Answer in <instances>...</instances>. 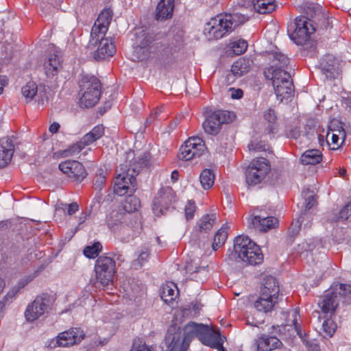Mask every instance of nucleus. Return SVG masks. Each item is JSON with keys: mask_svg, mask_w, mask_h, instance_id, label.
I'll return each instance as SVG.
<instances>
[{"mask_svg": "<svg viewBox=\"0 0 351 351\" xmlns=\"http://www.w3.org/2000/svg\"><path fill=\"white\" fill-rule=\"evenodd\" d=\"M165 106H161L160 107L155 108V118L162 114V117L160 119H165L168 117V113L165 110Z\"/></svg>", "mask_w": 351, "mask_h": 351, "instance_id": "obj_62", "label": "nucleus"}, {"mask_svg": "<svg viewBox=\"0 0 351 351\" xmlns=\"http://www.w3.org/2000/svg\"><path fill=\"white\" fill-rule=\"evenodd\" d=\"M293 325L295 328V330L296 331L298 335L300 337L301 340L304 343H308V334L306 333L304 330H302L301 326L297 322L296 320L293 322Z\"/></svg>", "mask_w": 351, "mask_h": 351, "instance_id": "obj_55", "label": "nucleus"}, {"mask_svg": "<svg viewBox=\"0 0 351 351\" xmlns=\"http://www.w3.org/2000/svg\"><path fill=\"white\" fill-rule=\"evenodd\" d=\"M350 217H351L350 214L349 213V211L346 210V207L343 206L340 211L339 212L338 215L336 216L335 219L332 220L335 221H344L348 219Z\"/></svg>", "mask_w": 351, "mask_h": 351, "instance_id": "obj_60", "label": "nucleus"}, {"mask_svg": "<svg viewBox=\"0 0 351 351\" xmlns=\"http://www.w3.org/2000/svg\"><path fill=\"white\" fill-rule=\"evenodd\" d=\"M253 64V60L250 58H240L232 65L231 71L234 75L241 77L250 71Z\"/></svg>", "mask_w": 351, "mask_h": 351, "instance_id": "obj_29", "label": "nucleus"}, {"mask_svg": "<svg viewBox=\"0 0 351 351\" xmlns=\"http://www.w3.org/2000/svg\"><path fill=\"white\" fill-rule=\"evenodd\" d=\"M322 327L323 330L326 334V335L331 337L337 329V324L330 317L324 320L322 324Z\"/></svg>", "mask_w": 351, "mask_h": 351, "instance_id": "obj_51", "label": "nucleus"}, {"mask_svg": "<svg viewBox=\"0 0 351 351\" xmlns=\"http://www.w3.org/2000/svg\"><path fill=\"white\" fill-rule=\"evenodd\" d=\"M196 208V204L193 200L191 199L187 202L184 208V213L186 220H191L194 217Z\"/></svg>", "mask_w": 351, "mask_h": 351, "instance_id": "obj_52", "label": "nucleus"}, {"mask_svg": "<svg viewBox=\"0 0 351 351\" xmlns=\"http://www.w3.org/2000/svg\"><path fill=\"white\" fill-rule=\"evenodd\" d=\"M38 90L37 85L34 82H29L21 88L22 95L27 102L30 101L36 95Z\"/></svg>", "mask_w": 351, "mask_h": 351, "instance_id": "obj_45", "label": "nucleus"}, {"mask_svg": "<svg viewBox=\"0 0 351 351\" xmlns=\"http://www.w3.org/2000/svg\"><path fill=\"white\" fill-rule=\"evenodd\" d=\"M322 154L317 149L305 151L300 157V162L304 165H315L322 160Z\"/></svg>", "mask_w": 351, "mask_h": 351, "instance_id": "obj_31", "label": "nucleus"}, {"mask_svg": "<svg viewBox=\"0 0 351 351\" xmlns=\"http://www.w3.org/2000/svg\"><path fill=\"white\" fill-rule=\"evenodd\" d=\"M338 61L332 55H326L322 58L319 62L322 73L328 80H335L340 73Z\"/></svg>", "mask_w": 351, "mask_h": 351, "instance_id": "obj_21", "label": "nucleus"}, {"mask_svg": "<svg viewBox=\"0 0 351 351\" xmlns=\"http://www.w3.org/2000/svg\"><path fill=\"white\" fill-rule=\"evenodd\" d=\"M175 0H160L155 12V21H165L173 17Z\"/></svg>", "mask_w": 351, "mask_h": 351, "instance_id": "obj_24", "label": "nucleus"}, {"mask_svg": "<svg viewBox=\"0 0 351 351\" xmlns=\"http://www.w3.org/2000/svg\"><path fill=\"white\" fill-rule=\"evenodd\" d=\"M310 351H319V344L313 341L310 340L308 339V343H304Z\"/></svg>", "mask_w": 351, "mask_h": 351, "instance_id": "obj_64", "label": "nucleus"}, {"mask_svg": "<svg viewBox=\"0 0 351 351\" xmlns=\"http://www.w3.org/2000/svg\"><path fill=\"white\" fill-rule=\"evenodd\" d=\"M319 12H322L320 8L315 7L313 3H307L303 6V14L300 16H303L307 21L316 25V19Z\"/></svg>", "mask_w": 351, "mask_h": 351, "instance_id": "obj_34", "label": "nucleus"}, {"mask_svg": "<svg viewBox=\"0 0 351 351\" xmlns=\"http://www.w3.org/2000/svg\"><path fill=\"white\" fill-rule=\"evenodd\" d=\"M203 324H197L193 322L186 324L184 330V337L181 331L176 328H169L165 337V343L167 346V351H186L189 343L194 337L199 338L204 327Z\"/></svg>", "mask_w": 351, "mask_h": 351, "instance_id": "obj_5", "label": "nucleus"}, {"mask_svg": "<svg viewBox=\"0 0 351 351\" xmlns=\"http://www.w3.org/2000/svg\"><path fill=\"white\" fill-rule=\"evenodd\" d=\"M248 20V16L239 12L219 14L206 24L204 32L208 40H217L230 34L234 28Z\"/></svg>", "mask_w": 351, "mask_h": 351, "instance_id": "obj_2", "label": "nucleus"}, {"mask_svg": "<svg viewBox=\"0 0 351 351\" xmlns=\"http://www.w3.org/2000/svg\"><path fill=\"white\" fill-rule=\"evenodd\" d=\"M84 148L80 141L71 145L67 149L62 151V155L64 157L75 156L80 154Z\"/></svg>", "mask_w": 351, "mask_h": 351, "instance_id": "obj_50", "label": "nucleus"}, {"mask_svg": "<svg viewBox=\"0 0 351 351\" xmlns=\"http://www.w3.org/2000/svg\"><path fill=\"white\" fill-rule=\"evenodd\" d=\"M273 332L271 335L262 334L258 339L257 351H271L277 349L282 346L281 341L276 336V334L281 332L282 328L284 327L280 326H272Z\"/></svg>", "mask_w": 351, "mask_h": 351, "instance_id": "obj_18", "label": "nucleus"}, {"mask_svg": "<svg viewBox=\"0 0 351 351\" xmlns=\"http://www.w3.org/2000/svg\"><path fill=\"white\" fill-rule=\"evenodd\" d=\"M14 152L13 141L6 136L0 139V168H3L9 164Z\"/></svg>", "mask_w": 351, "mask_h": 351, "instance_id": "obj_23", "label": "nucleus"}, {"mask_svg": "<svg viewBox=\"0 0 351 351\" xmlns=\"http://www.w3.org/2000/svg\"><path fill=\"white\" fill-rule=\"evenodd\" d=\"M278 220L274 217L254 215L249 220V227L261 232H266L278 224Z\"/></svg>", "mask_w": 351, "mask_h": 351, "instance_id": "obj_22", "label": "nucleus"}, {"mask_svg": "<svg viewBox=\"0 0 351 351\" xmlns=\"http://www.w3.org/2000/svg\"><path fill=\"white\" fill-rule=\"evenodd\" d=\"M277 302L278 301L271 299V296L259 295L258 298L254 303V306L257 311L267 313L271 311Z\"/></svg>", "mask_w": 351, "mask_h": 351, "instance_id": "obj_32", "label": "nucleus"}, {"mask_svg": "<svg viewBox=\"0 0 351 351\" xmlns=\"http://www.w3.org/2000/svg\"><path fill=\"white\" fill-rule=\"evenodd\" d=\"M247 41L243 39H239L230 43L231 51L237 56L243 53L247 50Z\"/></svg>", "mask_w": 351, "mask_h": 351, "instance_id": "obj_48", "label": "nucleus"}, {"mask_svg": "<svg viewBox=\"0 0 351 351\" xmlns=\"http://www.w3.org/2000/svg\"><path fill=\"white\" fill-rule=\"evenodd\" d=\"M234 118V112L221 110L214 111L206 117L202 126L206 133L215 136L220 132L223 123H229Z\"/></svg>", "mask_w": 351, "mask_h": 351, "instance_id": "obj_12", "label": "nucleus"}, {"mask_svg": "<svg viewBox=\"0 0 351 351\" xmlns=\"http://www.w3.org/2000/svg\"><path fill=\"white\" fill-rule=\"evenodd\" d=\"M279 291V285L276 278L269 276L264 278L263 283L261 287L260 295L271 296V299L278 301Z\"/></svg>", "mask_w": 351, "mask_h": 351, "instance_id": "obj_25", "label": "nucleus"}, {"mask_svg": "<svg viewBox=\"0 0 351 351\" xmlns=\"http://www.w3.org/2000/svg\"><path fill=\"white\" fill-rule=\"evenodd\" d=\"M90 45H97V50L94 52V58L96 60H102L107 58L112 57L116 52V47L111 38H99L97 40L95 39L92 42L90 37Z\"/></svg>", "mask_w": 351, "mask_h": 351, "instance_id": "obj_19", "label": "nucleus"}, {"mask_svg": "<svg viewBox=\"0 0 351 351\" xmlns=\"http://www.w3.org/2000/svg\"><path fill=\"white\" fill-rule=\"evenodd\" d=\"M125 293L124 294V297L126 296L127 298H128V299L132 301V300H134V302H138L139 300L138 299V295L137 294H136V293L134 292V289L133 288H131V293L129 291H125Z\"/></svg>", "mask_w": 351, "mask_h": 351, "instance_id": "obj_63", "label": "nucleus"}, {"mask_svg": "<svg viewBox=\"0 0 351 351\" xmlns=\"http://www.w3.org/2000/svg\"><path fill=\"white\" fill-rule=\"evenodd\" d=\"M248 148L250 150L256 151V152H262L265 151L266 149V145L265 143L260 141V142H255L252 141L248 145Z\"/></svg>", "mask_w": 351, "mask_h": 351, "instance_id": "obj_59", "label": "nucleus"}, {"mask_svg": "<svg viewBox=\"0 0 351 351\" xmlns=\"http://www.w3.org/2000/svg\"><path fill=\"white\" fill-rule=\"evenodd\" d=\"M215 214H206L203 215L197 222V227L199 232H206L211 230L216 221Z\"/></svg>", "mask_w": 351, "mask_h": 351, "instance_id": "obj_40", "label": "nucleus"}, {"mask_svg": "<svg viewBox=\"0 0 351 351\" xmlns=\"http://www.w3.org/2000/svg\"><path fill=\"white\" fill-rule=\"evenodd\" d=\"M317 204L314 195H305L304 202L302 205L300 217L306 219L308 221L312 219L311 213L309 211Z\"/></svg>", "mask_w": 351, "mask_h": 351, "instance_id": "obj_36", "label": "nucleus"}, {"mask_svg": "<svg viewBox=\"0 0 351 351\" xmlns=\"http://www.w3.org/2000/svg\"><path fill=\"white\" fill-rule=\"evenodd\" d=\"M304 219H305L301 218L300 215L298 219L292 221L287 236V242L288 244H292L294 242L295 239L301 230V226Z\"/></svg>", "mask_w": 351, "mask_h": 351, "instance_id": "obj_38", "label": "nucleus"}, {"mask_svg": "<svg viewBox=\"0 0 351 351\" xmlns=\"http://www.w3.org/2000/svg\"><path fill=\"white\" fill-rule=\"evenodd\" d=\"M199 180L204 189H209L214 184L215 175L210 169H204L199 176Z\"/></svg>", "mask_w": 351, "mask_h": 351, "instance_id": "obj_44", "label": "nucleus"}, {"mask_svg": "<svg viewBox=\"0 0 351 351\" xmlns=\"http://www.w3.org/2000/svg\"><path fill=\"white\" fill-rule=\"evenodd\" d=\"M272 56V63L273 65L271 66V72L274 69H284L287 66L289 63V59L288 57L278 51H273L271 52Z\"/></svg>", "mask_w": 351, "mask_h": 351, "instance_id": "obj_35", "label": "nucleus"}, {"mask_svg": "<svg viewBox=\"0 0 351 351\" xmlns=\"http://www.w3.org/2000/svg\"><path fill=\"white\" fill-rule=\"evenodd\" d=\"M45 347L49 349H55L58 347H62V342L58 338V335H57L54 338L48 339L45 342Z\"/></svg>", "mask_w": 351, "mask_h": 351, "instance_id": "obj_57", "label": "nucleus"}, {"mask_svg": "<svg viewBox=\"0 0 351 351\" xmlns=\"http://www.w3.org/2000/svg\"><path fill=\"white\" fill-rule=\"evenodd\" d=\"M123 215L121 212L112 210L106 216V223L108 228L112 232H117L119 228L125 229L122 225Z\"/></svg>", "mask_w": 351, "mask_h": 351, "instance_id": "obj_33", "label": "nucleus"}, {"mask_svg": "<svg viewBox=\"0 0 351 351\" xmlns=\"http://www.w3.org/2000/svg\"><path fill=\"white\" fill-rule=\"evenodd\" d=\"M270 171L269 161L265 158L254 159L245 170V181L249 186L261 182Z\"/></svg>", "mask_w": 351, "mask_h": 351, "instance_id": "obj_11", "label": "nucleus"}, {"mask_svg": "<svg viewBox=\"0 0 351 351\" xmlns=\"http://www.w3.org/2000/svg\"><path fill=\"white\" fill-rule=\"evenodd\" d=\"M107 171L102 167L99 168L95 173L94 186L96 190H101L106 180Z\"/></svg>", "mask_w": 351, "mask_h": 351, "instance_id": "obj_46", "label": "nucleus"}, {"mask_svg": "<svg viewBox=\"0 0 351 351\" xmlns=\"http://www.w3.org/2000/svg\"><path fill=\"white\" fill-rule=\"evenodd\" d=\"M316 32L315 23L307 21L303 16H297L288 25L289 38L298 45H305L310 41L311 35Z\"/></svg>", "mask_w": 351, "mask_h": 351, "instance_id": "obj_8", "label": "nucleus"}, {"mask_svg": "<svg viewBox=\"0 0 351 351\" xmlns=\"http://www.w3.org/2000/svg\"><path fill=\"white\" fill-rule=\"evenodd\" d=\"M176 202V194L170 186L161 188L155 198V217L164 215L170 209H174L172 204Z\"/></svg>", "mask_w": 351, "mask_h": 351, "instance_id": "obj_15", "label": "nucleus"}, {"mask_svg": "<svg viewBox=\"0 0 351 351\" xmlns=\"http://www.w3.org/2000/svg\"><path fill=\"white\" fill-rule=\"evenodd\" d=\"M226 256L230 261H243L251 265H257L263 261V254L260 247L244 235L237 236L234 239L233 250L228 249Z\"/></svg>", "mask_w": 351, "mask_h": 351, "instance_id": "obj_3", "label": "nucleus"}, {"mask_svg": "<svg viewBox=\"0 0 351 351\" xmlns=\"http://www.w3.org/2000/svg\"><path fill=\"white\" fill-rule=\"evenodd\" d=\"M95 139H99L104 134V128L102 125L95 126L90 132Z\"/></svg>", "mask_w": 351, "mask_h": 351, "instance_id": "obj_58", "label": "nucleus"}, {"mask_svg": "<svg viewBox=\"0 0 351 351\" xmlns=\"http://www.w3.org/2000/svg\"><path fill=\"white\" fill-rule=\"evenodd\" d=\"M160 297L165 303L172 304L177 298L179 291L176 285L173 282L163 284L160 289Z\"/></svg>", "mask_w": 351, "mask_h": 351, "instance_id": "obj_28", "label": "nucleus"}, {"mask_svg": "<svg viewBox=\"0 0 351 351\" xmlns=\"http://www.w3.org/2000/svg\"><path fill=\"white\" fill-rule=\"evenodd\" d=\"M97 140L93 138L90 132L86 134L80 141L83 146L85 147L96 141Z\"/></svg>", "mask_w": 351, "mask_h": 351, "instance_id": "obj_61", "label": "nucleus"}, {"mask_svg": "<svg viewBox=\"0 0 351 351\" xmlns=\"http://www.w3.org/2000/svg\"><path fill=\"white\" fill-rule=\"evenodd\" d=\"M141 206L139 199L133 195L127 196L122 202L123 210L128 213L136 211Z\"/></svg>", "mask_w": 351, "mask_h": 351, "instance_id": "obj_42", "label": "nucleus"}, {"mask_svg": "<svg viewBox=\"0 0 351 351\" xmlns=\"http://www.w3.org/2000/svg\"><path fill=\"white\" fill-rule=\"evenodd\" d=\"M36 276V275H34L33 276H28L25 280H21L19 282V287H14L6 295V298H13L16 295V294L18 293L19 289L24 287L25 285H27L30 281L33 280V278Z\"/></svg>", "mask_w": 351, "mask_h": 351, "instance_id": "obj_53", "label": "nucleus"}, {"mask_svg": "<svg viewBox=\"0 0 351 351\" xmlns=\"http://www.w3.org/2000/svg\"><path fill=\"white\" fill-rule=\"evenodd\" d=\"M101 84L93 75H83L80 81V92L82 96L80 103L82 106L90 108L97 104L101 96Z\"/></svg>", "mask_w": 351, "mask_h": 351, "instance_id": "obj_7", "label": "nucleus"}, {"mask_svg": "<svg viewBox=\"0 0 351 351\" xmlns=\"http://www.w3.org/2000/svg\"><path fill=\"white\" fill-rule=\"evenodd\" d=\"M102 250L99 242H95L93 245L86 246L84 250V255L88 258H96Z\"/></svg>", "mask_w": 351, "mask_h": 351, "instance_id": "obj_49", "label": "nucleus"}, {"mask_svg": "<svg viewBox=\"0 0 351 351\" xmlns=\"http://www.w3.org/2000/svg\"><path fill=\"white\" fill-rule=\"evenodd\" d=\"M228 238V226L223 225L217 232L215 233L213 242L212 243V248L216 251L221 246H223Z\"/></svg>", "mask_w": 351, "mask_h": 351, "instance_id": "obj_39", "label": "nucleus"}, {"mask_svg": "<svg viewBox=\"0 0 351 351\" xmlns=\"http://www.w3.org/2000/svg\"><path fill=\"white\" fill-rule=\"evenodd\" d=\"M152 156L149 152L136 154L130 150L125 153V163L121 164L116 177L114 192L120 196L135 191L136 176L144 169H149Z\"/></svg>", "mask_w": 351, "mask_h": 351, "instance_id": "obj_1", "label": "nucleus"}, {"mask_svg": "<svg viewBox=\"0 0 351 351\" xmlns=\"http://www.w3.org/2000/svg\"><path fill=\"white\" fill-rule=\"evenodd\" d=\"M218 335L208 326L205 325L198 339L204 345L217 348L219 346Z\"/></svg>", "mask_w": 351, "mask_h": 351, "instance_id": "obj_30", "label": "nucleus"}, {"mask_svg": "<svg viewBox=\"0 0 351 351\" xmlns=\"http://www.w3.org/2000/svg\"><path fill=\"white\" fill-rule=\"evenodd\" d=\"M346 138V132L342 126L337 125V128L334 127V123L328 126V131L326 136V140L327 143L334 146L331 148L332 149H337L339 146V141L340 139L344 141Z\"/></svg>", "mask_w": 351, "mask_h": 351, "instance_id": "obj_26", "label": "nucleus"}, {"mask_svg": "<svg viewBox=\"0 0 351 351\" xmlns=\"http://www.w3.org/2000/svg\"><path fill=\"white\" fill-rule=\"evenodd\" d=\"M263 117L265 120L269 123L265 130L269 134H274L277 129L276 125L278 119L276 112L273 108H269L265 111Z\"/></svg>", "mask_w": 351, "mask_h": 351, "instance_id": "obj_41", "label": "nucleus"}, {"mask_svg": "<svg viewBox=\"0 0 351 351\" xmlns=\"http://www.w3.org/2000/svg\"><path fill=\"white\" fill-rule=\"evenodd\" d=\"M94 270L96 279L102 285L107 286L113 282L116 272V263L113 258L106 254L97 257Z\"/></svg>", "mask_w": 351, "mask_h": 351, "instance_id": "obj_9", "label": "nucleus"}, {"mask_svg": "<svg viewBox=\"0 0 351 351\" xmlns=\"http://www.w3.org/2000/svg\"><path fill=\"white\" fill-rule=\"evenodd\" d=\"M135 254L137 257L132 262L131 267L137 270L141 268L145 263L147 262L150 252L147 248H144L141 251L136 252Z\"/></svg>", "mask_w": 351, "mask_h": 351, "instance_id": "obj_43", "label": "nucleus"}, {"mask_svg": "<svg viewBox=\"0 0 351 351\" xmlns=\"http://www.w3.org/2000/svg\"><path fill=\"white\" fill-rule=\"evenodd\" d=\"M317 24L315 25L316 30L318 27L321 29H328V27H331L332 19L330 18L328 14L325 12H319L318 14V17L316 19Z\"/></svg>", "mask_w": 351, "mask_h": 351, "instance_id": "obj_47", "label": "nucleus"}, {"mask_svg": "<svg viewBox=\"0 0 351 351\" xmlns=\"http://www.w3.org/2000/svg\"><path fill=\"white\" fill-rule=\"evenodd\" d=\"M62 59L56 53L48 55L44 63L45 74L48 77L56 75L62 69Z\"/></svg>", "mask_w": 351, "mask_h": 351, "instance_id": "obj_27", "label": "nucleus"}, {"mask_svg": "<svg viewBox=\"0 0 351 351\" xmlns=\"http://www.w3.org/2000/svg\"><path fill=\"white\" fill-rule=\"evenodd\" d=\"M130 351H151L150 348L146 345L145 341L141 339H135Z\"/></svg>", "mask_w": 351, "mask_h": 351, "instance_id": "obj_54", "label": "nucleus"}, {"mask_svg": "<svg viewBox=\"0 0 351 351\" xmlns=\"http://www.w3.org/2000/svg\"><path fill=\"white\" fill-rule=\"evenodd\" d=\"M64 207L62 208L63 210L65 213L69 215H72L75 213L78 209L79 206L76 202H72L71 204H64L62 205Z\"/></svg>", "mask_w": 351, "mask_h": 351, "instance_id": "obj_56", "label": "nucleus"}, {"mask_svg": "<svg viewBox=\"0 0 351 351\" xmlns=\"http://www.w3.org/2000/svg\"><path fill=\"white\" fill-rule=\"evenodd\" d=\"M51 305V296L48 293H42L27 305L25 311L27 321L34 322L47 311Z\"/></svg>", "mask_w": 351, "mask_h": 351, "instance_id": "obj_14", "label": "nucleus"}, {"mask_svg": "<svg viewBox=\"0 0 351 351\" xmlns=\"http://www.w3.org/2000/svg\"><path fill=\"white\" fill-rule=\"evenodd\" d=\"M58 335L63 348L79 344L85 337L84 330L77 327H72L67 330L60 332Z\"/></svg>", "mask_w": 351, "mask_h": 351, "instance_id": "obj_20", "label": "nucleus"}, {"mask_svg": "<svg viewBox=\"0 0 351 351\" xmlns=\"http://www.w3.org/2000/svg\"><path fill=\"white\" fill-rule=\"evenodd\" d=\"M340 300L346 304L351 303V286L337 283L333 285L324 296L319 306L323 313L332 317L339 305Z\"/></svg>", "mask_w": 351, "mask_h": 351, "instance_id": "obj_6", "label": "nucleus"}, {"mask_svg": "<svg viewBox=\"0 0 351 351\" xmlns=\"http://www.w3.org/2000/svg\"><path fill=\"white\" fill-rule=\"evenodd\" d=\"M255 10L261 14L270 13L275 10L274 0H252Z\"/></svg>", "mask_w": 351, "mask_h": 351, "instance_id": "obj_37", "label": "nucleus"}, {"mask_svg": "<svg viewBox=\"0 0 351 351\" xmlns=\"http://www.w3.org/2000/svg\"><path fill=\"white\" fill-rule=\"evenodd\" d=\"M206 149V145L201 138L191 136L180 147L178 158L182 160H190L200 157Z\"/></svg>", "mask_w": 351, "mask_h": 351, "instance_id": "obj_13", "label": "nucleus"}, {"mask_svg": "<svg viewBox=\"0 0 351 351\" xmlns=\"http://www.w3.org/2000/svg\"><path fill=\"white\" fill-rule=\"evenodd\" d=\"M113 12L110 8H104L99 14L90 32L92 42L106 36L111 23Z\"/></svg>", "mask_w": 351, "mask_h": 351, "instance_id": "obj_16", "label": "nucleus"}, {"mask_svg": "<svg viewBox=\"0 0 351 351\" xmlns=\"http://www.w3.org/2000/svg\"><path fill=\"white\" fill-rule=\"evenodd\" d=\"M58 167L62 173L77 182H82L88 175L84 165L77 160L62 162Z\"/></svg>", "mask_w": 351, "mask_h": 351, "instance_id": "obj_17", "label": "nucleus"}, {"mask_svg": "<svg viewBox=\"0 0 351 351\" xmlns=\"http://www.w3.org/2000/svg\"><path fill=\"white\" fill-rule=\"evenodd\" d=\"M272 84L276 97L281 101L292 96L294 86L290 74L284 69H274Z\"/></svg>", "mask_w": 351, "mask_h": 351, "instance_id": "obj_10", "label": "nucleus"}, {"mask_svg": "<svg viewBox=\"0 0 351 351\" xmlns=\"http://www.w3.org/2000/svg\"><path fill=\"white\" fill-rule=\"evenodd\" d=\"M132 57L134 61L147 66L154 58V29L151 27L141 26L134 29L132 43Z\"/></svg>", "mask_w": 351, "mask_h": 351, "instance_id": "obj_4", "label": "nucleus"}]
</instances>
